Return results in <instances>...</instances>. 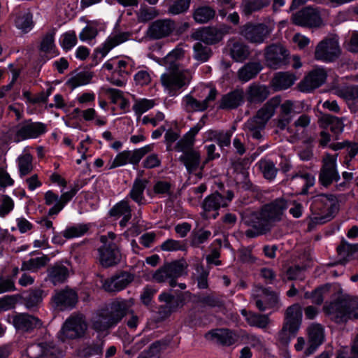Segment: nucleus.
Listing matches in <instances>:
<instances>
[{"mask_svg": "<svg viewBox=\"0 0 358 358\" xmlns=\"http://www.w3.org/2000/svg\"><path fill=\"white\" fill-rule=\"evenodd\" d=\"M288 207L287 199L279 197L263 205L259 210L243 215V222L250 227L245 232L246 237L254 238L270 232Z\"/></svg>", "mask_w": 358, "mask_h": 358, "instance_id": "obj_1", "label": "nucleus"}, {"mask_svg": "<svg viewBox=\"0 0 358 358\" xmlns=\"http://www.w3.org/2000/svg\"><path fill=\"white\" fill-rule=\"evenodd\" d=\"M129 306L124 299H116L110 303L109 308L99 313V318L94 322L97 331H106L115 328L129 313Z\"/></svg>", "mask_w": 358, "mask_h": 358, "instance_id": "obj_2", "label": "nucleus"}, {"mask_svg": "<svg viewBox=\"0 0 358 358\" xmlns=\"http://www.w3.org/2000/svg\"><path fill=\"white\" fill-rule=\"evenodd\" d=\"M281 102V98L275 96L267 101L263 106L258 110L256 115L248 120L245 128L252 134H259L267 122L273 116L276 108Z\"/></svg>", "mask_w": 358, "mask_h": 358, "instance_id": "obj_3", "label": "nucleus"}, {"mask_svg": "<svg viewBox=\"0 0 358 358\" xmlns=\"http://www.w3.org/2000/svg\"><path fill=\"white\" fill-rule=\"evenodd\" d=\"M158 301L164 303L159 306L158 313L162 320H166L185 306V293L178 289H169L161 292Z\"/></svg>", "mask_w": 358, "mask_h": 358, "instance_id": "obj_4", "label": "nucleus"}, {"mask_svg": "<svg viewBox=\"0 0 358 358\" xmlns=\"http://www.w3.org/2000/svg\"><path fill=\"white\" fill-rule=\"evenodd\" d=\"M302 317V308L297 303L289 306L286 309L282 327L279 333L282 342L288 343L289 336H296L301 325Z\"/></svg>", "mask_w": 358, "mask_h": 358, "instance_id": "obj_5", "label": "nucleus"}, {"mask_svg": "<svg viewBox=\"0 0 358 358\" xmlns=\"http://www.w3.org/2000/svg\"><path fill=\"white\" fill-rule=\"evenodd\" d=\"M168 72L161 76V82L169 94L173 96L187 85L192 78L191 73L181 68L167 69Z\"/></svg>", "mask_w": 358, "mask_h": 358, "instance_id": "obj_6", "label": "nucleus"}, {"mask_svg": "<svg viewBox=\"0 0 358 358\" xmlns=\"http://www.w3.org/2000/svg\"><path fill=\"white\" fill-rule=\"evenodd\" d=\"M271 28L265 23L247 22L240 27L239 34L251 43L261 44L268 38Z\"/></svg>", "mask_w": 358, "mask_h": 358, "instance_id": "obj_7", "label": "nucleus"}, {"mask_svg": "<svg viewBox=\"0 0 358 358\" xmlns=\"http://www.w3.org/2000/svg\"><path fill=\"white\" fill-rule=\"evenodd\" d=\"M153 144L146 145L134 150H124L119 152L113 160L109 169L131 164L134 166L138 165L141 160L153 150Z\"/></svg>", "mask_w": 358, "mask_h": 358, "instance_id": "obj_8", "label": "nucleus"}, {"mask_svg": "<svg viewBox=\"0 0 358 358\" xmlns=\"http://www.w3.org/2000/svg\"><path fill=\"white\" fill-rule=\"evenodd\" d=\"M231 27L227 24H221L217 27H206L198 29L192 37L199 40L206 45H214L221 41L224 35L231 32Z\"/></svg>", "mask_w": 358, "mask_h": 358, "instance_id": "obj_9", "label": "nucleus"}, {"mask_svg": "<svg viewBox=\"0 0 358 358\" xmlns=\"http://www.w3.org/2000/svg\"><path fill=\"white\" fill-rule=\"evenodd\" d=\"M341 52L338 38L336 37L327 38L316 46L315 57L317 60L331 62L339 57Z\"/></svg>", "mask_w": 358, "mask_h": 358, "instance_id": "obj_10", "label": "nucleus"}, {"mask_svg": "<svg viewBox=\"0 0 358 358\" xmlns=\"http://www.w3.org/2000/svg\"><path fill=\"white\" fill-rule=\"evenodd\" d=\"M289 53L280 44L273 43L264 49V58L268 67L277 69L287 63Z\"/></svg>", "mask_w": 358, "mask_h": 358, "instance_id": "obj_11", "label": "nucleus"}, {"mask_svg": "<svg viewBox=\"0 0 358 358\" xmlns=\"http://www.w3.org/2000/svg\"><path fill=\"white\" fill-rule=\"evenodd\" d=\"M293 24L306 27H319L322 24L320 13L317 8L306 7L292 15Z\"/></svg>", "mask_w": 358, "mask_h": 358, "instance_id": "obj_12", "label": "nucleus"}, {"mask_svg": "<svg viewBox=\"0 0 358 358\" xmlns=\"http://www.w3.org/2000/svg\"><path fill=\"white\" fill-rule=\"evenodd\" d=\"M65 264L71 266V262L67 259L55 262L53 264L49 265L46 271L47 276L45 280L50 282L54 286L65 283L68 280L70 273L69 268Z\"/></svg>", "mask_w": 358, "mask_h": 358, "instance_id": "obj_13", "label": "nucleus"}, {"mask_svg": "<svg viewBox=\"0 0 358 358\" xmlns=\"http://www.w3.org/2000/svg\"><path fill=\"white\" fill-rule=\"evenodd\" d=\"M341 179L337 169L336 159L329 155L323 160L322 166L319 173L320 184L325 187H329L334 182H338Z\"/></svg>", "mask_w": 358, "mask_h": 358, "instance_id": "obj_14", "label": "nucleus"}, {"mask_svg": "<svg viewBox=\"0 0 358 358\" xmlns=\"http://www.w3.org/2000/svg\"><path fill=\"white\" fill-rule=\"evenodd\" d=\"M99 262L103 268L118 264L122 259L120 248L113 242L105 243L98 249Z\"/></svg>", "mask_w": 358, "mask_h": 358, "instance_id": "obj_15", "label": "nucleus"}, {"mask_svg": "<svg viewBox=\"0 0 358 358\" xmlns=\"http://www.w3.org/2000/svg\"><path fill=\"white\" fill-rule=\"evenodd\" d=\"M52 302L59 310H70L73 309L78 301V296L76 291L69 287L55 292L52 296Z\"/></svg>", "mask_w": 358, "mask_h": 358, "instance_id": "obj_16", "label": "nucleus"}, {"mask_svg": "<svg viewBox=\"0 0 358 358\" xmlns=\"http://www.w3.org/2000/svg\"><path fill=\"white\" fill-rule=\"evenodd\" d=\"M187 265L182 260L166 263L153 274V279L157 282H164L168 278H178L181 276Z\"/></svg>", "mask_w": 358, "mask_h": 358, "instance_id": "obj_17", "label": "nucleus"}, {"mask_svg": "<svg viewBox=\"0 0 358 358\" xmlns=\"http://www.w3.org/2000/svg\"><path fill=\"white\" fill-rule=\"evenodd\" d=\"M327 77V73L324 69H314L299 83L298 88L302 92H310L322 85Z\"/></svg>", "mask_w": 358, "mask_h": 358, "instance_id": "obj_18", "label": "nucleus"}, {"mask_svg": "<svg viewBox=\"0 0 358 358\" xmlns=\"http://www.w3.org/2000/svg\"><path fill=\"white\" fill-rule=\"evenodd\" d=\"M175 28L176 24L173 20H157L150 24L146 35L150 39L158 40L170 36Z\"/></svg>", "mask_w": 358, "mask_h": 358, "instance_id": "obj_19", "label": "nucleus"}, {"mask_svg": "<svg viewBox=\"0 0 358 358\" xmlns=\"http://www.w3.org/2000/svg\"><path fill=\"white\" fill-rule=\"evenodd\" d=\"M196 136H164L168 151L175 150L178 152H188L194 150Z\"/></svg>", "mask_w": 358, "mask_h": 358, "instance_id": "obj_20", "label": "nucleus"}, {"mask_svg": "<svg viewBox=\"0 0 358 358\" xmlns=\"http://www.w3.org/2000/svg\"><path fill=\"white\" fill-rule=\"evenodd\" d=\"M133 280L131 273L122 271L106 278L103 283V288L107 292H118L127 288Z\"/></svg>", "mask_w": 358, "mask_h": 358, "instance_id": "obj_21", "label": "nucleus"}, {"mask_svg": "<svg viewBox=\"0 0 358 358\" xmlns=\"http://www.w3.org/2000/svg\"><path fill=\"white\" fill-rule=\"evenodd\" d=\"M217 92L215 89H210L208 96L203 100L199 101L192 96L187 95L184 99L186 110L189 112L204 111L210 107L215 101Z\"/></svg>", "mask_w": 358, "mask_h": 358, "instance_id": "obj_22", "label": "nucleus"}, {"mask_svg": "<svg viewBox=\"0 0 358 358\" xmlns=\"http://www.w3.org/2000/svg\"><path fill=\"white\" fill-rule=\"evenodd\" d=\"M42 321L29 313H20L13 317V325L17 330L31 333L35 329L41 327Z\"/></svg>", "mask_w": 358, "mask_h": 358, "instance_id": "obj_23", "label": "nucleus"}, {"mask_svg": "<svg viewBox=\"0 0 358 358\" xmlns=\"http://www.w3.org/2000/svg\"><path fill=\"white\" fill-rule=\"evenodd\" d=\"M245 99L250 105L263 103L270 95L268 87L257 83L250 84L245 91Z\"/></svg>", "mask_w": 358, "mask_h": 358, "instance_id": "obj_24", "label": "nucleus"}, {"mask_svg": "<svg viewBox=\"0 0 358 358\" xmlns=\"http://www.w3.org/2000/svg\"><path fill=\"white\" fill-rule=\"evenodd\" d=\"M244 95L243 89H235L222 96L219 108L225 110L237 108L243 103Z\"/></svg>", "mask_w": 358, "mask_h": 358, "instance_id": "obj_25", "label": "nucleus"}, {"mask_svg": "<svg viewBox=\"0 0 358 358\" xmlns=\"http://www.w3.org/2000/svg\"><path fill=\"white\" fill-rule=\"evenodd\" d=\"M205 337L207 339L215 340L222 346H231L236 341L232 331L227 328L211 329L206 334Z\"/></svg>", "mask_w": 358, "mask_h": 358, "instance_id": "obj_26", "label": "nucleus"}, {"mask_svg": "<svg viewBox=\"0 0 358 358\" xmlns=\"http://www.w3.org/2000/svg\"><path fill=\"white\" fill-rule=\"evenodd\" d=\"M279 297L276 292L271 287H265L262 289V296L255 301L256 307L259 310L263 312L267 309L278 307Z\"/></svg>", "mask_w": 358, "mask_h": 358, "instance_id": "obj_27", "label": "nucleus"}, {"mask_svg": "<svg viewBox=\"0 0 358 358\" xmlns=\"http://www.w3.org/2000/svg\"><path fill=\"white\" fill-rule=\"evenodd\" d=\"M130 36L131 34L129 32L111 34L103 44L102 47L99 48L96 51L100 52L102 57H103L110 50L127 41Z\"/></svg>", "mask_w": 358, "mask_h": 358, "instance_id": "obj_28", "label": "nucleus"}, {"mask_svg": "<svg viewBox=\"0 0 358 358\" xmlns=\"http://www.w3.org/2000/svg\"><path fill=\"white\" fill-rule=\"evenodd\" d=\"M262 69L263 66L259 62H248L238 71V78L243 83L248 82L255 78Z\"/></svg>", "mask_w": 358, "mask_h": 358, "instance_id": "obj_29", "label": "nucleus"}, {"mask_svg": "<svg viewBox=\"0 0 358 358\" xmlns=\"http://www.w3.org/2000/svg\"><path fill=\"white\" fill-rule=\"evenodd\" d=\"M230 55L236 62H241L250 55V47L242 41L231 40L229 41Z\"/></svg>", "mask_w": 358, "mask_h": 358, "instance_id": "obj_30", "label": "nucleus"}, {"mask_svg": "<svg viewBox=\"0 0 358 358\" xmlns=\"http://www.w3.org/2000/svg\"><path fill=\"white\" fill-rule=\"evenodd\" d=\"M215 10L209 6H199L192 10V16L197 24H206L215 17Z\"/></svg>", "mask_w": 358, "mask_h": 358, "instance_id": "obj_31", "label": "nucleus"}, {"mask_svg": "<svg viewBox=\"0 0 358 358\" xmlns=\"http://www.w3.org/2000/svg\"><path fill=\"white\" fill-rule=\"evenodd\" d=\"M179 161L185 166L188 173H194L198 170L201 163V155L199 151L193 150L182 154L179 157Z\"/></svg>", "mask_w": 358, "mask_h": 358, "instance_id": "obj_32", "label": "nucleus"}, {"mask_svg": "<svg viewBox=\"0 0 358 358\" xmlns=\"http://www.w3.org/2000/svg\"><path fill=\"white\" fill-rule=\"evenodd\" d=\"M270 3L271 0H241L240 8L243 15L249 17L268 7Z\"/></svg>", "mask_w": 358, "mask_h": 358, "instance_id": "obj_33", "label": "nucleus"}, {"mask_svg": "<svg viewBox=\"0 0 358 358\" xmlns=\"http://www.w3.org/2000/svg\"><path fill=\"white\" fill-rule=\"evenodd\" d=\"M350 303L345 300H338L334 303L333 311L330 312L332 315L331 320L336 324H345L347 322L348 315H349V308Z\"/></svg>", "mask_w": 358, "mask_h": 358, "instance_id": "obj_34", "label": "nucleus"}, {"mask_svg": "<svg viewBox=\"0 0 358 358\" xmlns=\"http://www.w3.org/2000/svg\"><path fill=\"white\" fill-rule=\"evenodd\" d=\"M322 126L327 130L322 131L320 134H328L329 131L338 134L343 131L344 127L341 119L331 115H324L321 118Z\"/></svg>", "mask_w": 358, "mask_h": 358, "instance_id": "obj_35", "label": "nucleus"}, {"mask_svg": "<svg viewBox=\"0 0 358 358\" xmlns=\"http://www.w3.org/2000/svg\"><path fill=\"white\" fill-rule=\"evenodd\" d=\"M227 206V203H223V194L217 191L207 196L202 203V208L206 213L219 210L221 207Z\"/></svg>", "mask_w": 358, "mask_h": 358, "instance_id": "obj_36", "label": "nucleus"}, {"mask_svg": "<svg viewBox=\"0 0 358 358\" xmlns=\"http://www.w3.org/2000/svg\"><path fill=\"white\" fill-rule=\"evenodd\" d=\"M43 291L38 288L31 289L29 292L20 294L19 299H21L25 307L29 309L36 308L43 300Z\"/></svg>", "mask_w": 358, "mask_h": 358, "instance_id": "obj_37", "label": "nucleus"}, {"mask_svg": "<svg viewBox=\"0 0 358 358\" xmlns=\"http://www.w3.org/2000/svg\"><path fill=\"white\" fill-rule=\"evenodd\" d=\"M296 80L294 74L288 72L277 73L272 79V86L275 90H285L291 87Z\"/></svg>", "mask_w": 358, "mask_h": 358, "instance_id": "obj_38", "label": "nucleus"}, {"mask_svg": "<svg viewBox=\"0 0 358 358\" xmlns=\"http://www.w3.org/2000/svg\"><path fill=\"white\" fill-rule=\"evenodd\" d=\"M338 199L333 194H320L317 195L312 203V206L322 210L326 208H333L336 206Z\"/></svg>", "mask_w": 358, "mask_h": 358, "instance_id": "obj_39", "label": "nucleus"}, {"mask_svg": "<svg viewBox=\"0 0 358 358\" xmlns=\"http://www.w3.org/2000/svg\"><path fill=\"white\" fill-rule=\"evenodd\" d=\"M241 313L243 316L246 317L248 323L252 327L258 328H266L270 322V319L268 315L259 314L246 310H243Z\"/></svg>", "mask_w": 358, "mask_h": 358, "instance_id": "obj_40", "label": "nucleus"}, {"mask_svg": "<svg viewBox=\"0 0 358 358\" xmlns=\"http://www.w3.org/2000/svg\"><path fill=\"white\" fill-rule=\"evenodd\" d=\"M79 324L76 320H66L62 325L60 332L64 338H80L83 333L79 331Z\"/></svg>", "mask_w": 358, "mask_h": 358, "instance_id": "obj_41", "label": "nucleus"}, {"mask_svg": "<svg viewBox=\"0 0 358 358\" xmlns=\"http://www.w3.org/2000/svg\"><path fill=\"white\" fill-rule=\"evenodd\" d=\"M147 182L146 180L136 178L129 192L131 199L139 206L143 204V200H145L143 193L146 188Z\"/></svg>", "mask_w": 358, "mask_h": 358, "instance_id": "obj_42", "label": "nucleus"}, {"mask_svg": "<svg viewBox=\"0 0 358 358\" xmlns=\"http://www.w3.org/2000/svg\"><path fill=\"white\" fill-rule=\"evenodd\" d=\"M45 132L46 125L45 124L29 120L22 124L17 134H42Z\"/></svg>", "mask_w": 358, "mask_h": 358, "instance_id": "obj_43", "label": "nucleus"}, {"mask_svg": "<svg viewBox=\"0 0 358 358\" xmlns=\"http://www.w3.org/2000/svg\"><path fill=\"white\" fill-rule=\"evenodd\" d=\"M89 229L90 226L87 224H77L67 226L61 234L66 239H71L84 236Z\"/></svg>", "mask_w": 358, "mask_h": 358, "instance_id": "obj_44", "label": "nucleus"}, {"mask_svg": "<svg viewBox=\"0 0 358 358\" xmlns=\"http://www.w3.org/2000/svg\"><path fill=\"white\" fill-rule=\"evenodd\" d=\"M50 262V258L46 255H42L41 257L31 258L28 261H24L22 264V271H37L47 265Z\"/></svg>", "mask_w": 358, "mask_h": 358, "instance_id": "obj_45", "label": "nucleus"}, {"mask_svg": "<svg viewBox=\"0 0 358 358\" xmlns=\"http://www.w3.org/2000/svg\"><path fill=\"white\" fill-rule=\"evenodd\" d=\"M257 165H258L259 169L262 173L264 178L271 180L275 178L278 169L273 161L261 159Z\"/></svg>", "mask_w": 358, "mask_h": 358, "instance_id": "obj_46", "label": "nucleus"}, {"mask_svg": "<svg viewBox=\"0 0 358 358\" xmlns=\"http://www.w3.org/2000/svg\"><path fill=\"white\" fill-rule=\"evenodd\" d=\"M55 30L53 29L43 36L39 45V50L41 52L44 54L55 53Z\"/></svg>", "mask_w": 358, "mask_h": 358, "instance_id": "obj_47", "label": "nucleus"}, {"mask_svg": "<svg viewBox=\"0 0 358 358\" xmlns=\"http://www.w3.org/2000/svg\"><path fill=\"white\" fill-rule=\"evenodd\" d=\"M211 236V231L203 228L197 231H192L190 236V245L194 248H199L200 245L206 243Z\"/></svg>", "mask_w": 358, "mask_h": 358, "instance_id": "obj_48", "label": "nucleus"}, {"mask_svg": "<svg viewBox=\"0 0 358 358\" xmlns=\"http://www.w3.org/2000/svg\"><path fill=\"white\" fill-rule=\"evenodd\" d=\"M167 346V343L163 340L152 343L149 349L143 352L138 358H159V353Z\"/></svg>", "mask_w": 358, "mask_h": 358, "instance_id": "obj_49", "label": "nucleus"}, {"mask_svg": "<svg viewBox=\"0 0 358 358\" xmlns=\"http://www.w3.org/2000/svg\"><path fill=\"white\" fill-rule=\"evenodd\" d=\"M194 58L200 62H206L212 56V50L207 45H203L200 42H197L194 45Z\"/></svg>", "mask_w": 358, "mask_h": 358, "instance_id": "obj_50", "label": "nucleus"}, {"mask_svg": "<svg viewBox=\"0 0 358 358\" xmlns=\"http://www.w3.org/2000/svg\"><path fill=\"white\" fill-rule=\"evenodd\" d=\"M336 250L339 255L349 259L352 258L355 254L358 253V243H350L343 238Z\"/></svg>", "mask_w": 358, "mask_h": 358, "instance_id": "obj_51", "label": "nucleus"}, {"mask_svg": "<svg viewBox=\"0 0 358 358\" xmlns=\"http://www.w3.org/2000/svg\"><path fill=\"white\" fill-rule=\"evenodd\" d=\"M192 0H175L169 4L167 13L171 15L184 14L189 10Z\"/></svg>", "mask_w": 358, "mask_h": 358, "instance_id": "obj_52", "label": "nucleus"}, {"mask_svg": "<svg viewBox=\"0 0 358 358\" xmlns=\"http://www.w3.org/2000/svg\"><path fill=\"white\" fill-rule=\"evenodd\" d=\"M308 335L309 342L322 345L324 338V328L320 324H313L308 327Z\"/></svg>", "mask_w": 358, "mask_h": 358, "instance_id": "obj_53", "label": "nucleus"}, {"mask_svg": "<svg viewBox=\"0 0 358 358\" xmlns=\"http://www.w3.org/2000/svg\"><path fill=\"white\" fill-rule=\"evenodd\" d=\"M18 169L21 178L28 175L32 171V157L29 154H25L18 157Z\"/></svg>", "mask_w": 358, "mask_h": 358, "instance_id": "obj_54", "label": "nucleus"}, {"mask_svg": "<svg viewBox=\"0 0 358 358\" xmlns=\"http://www.w3.org/2000/svg\"><path fill=\"white\" fill-rule=\"evenodd\" d=\"M183 56L184 50L182 48L174 49L164 58V64L167 69L180 68L177 61Z\"/></svg>", "mask_w": 358, "mask_h": 358, "instance_id": "obj_55", "label": "nucleus"}, {"mask_svg": "<svg viewBox=\"0 0 358 358\" xmlns=\"http://www.w3.org/2000/svg\"><path fill=\"white\" fill-rule=\"evenodd\" d=\"M131 212V208L127 201L122 200L115 204L109 210L108 215L117 219L122 215Z\"/></svg>", "mask_w": 358, "mask_h": 358, "instance_id": "obj_56", "label": "nucleus"}, {"mask_svg": "<svg viewBox=\"0 0 358 358\" xmlns=\"http://www.w3.org/2000/svg\"><path fill=\"white\" fill-rule=\"evenodd\" d=\"M136 15L139 22H147L157 17L158 13L155 8L144 6L141 7Z\"/></svg>", "mask_w": 358, "mask_h": 358, "instance_id": "obj_57", "label": "nucleus"}, {"mask_svg": "<svg viewBox=\"0 0 358 358\" xmlns=\"http://www.w3.org/2000/svg\"><path fill=\"white\" fill-rule=\"evenodd\" d=\"M161 249L164 251H186L187 249V244L172 238L166 240L161 245Z\"/></svg>", "mask_w": 358, "mask_h": 358, "instance_id": "obj_58", "label": "nucleus"}, {"mask_svg": "<svg viewBox=\"0 0 358 358\" xmlns=\"http://www.w3.org/2000/svg\"><path fill=\"white\" fill-rule=\"evenodd\" d=\"M103 341H101L100 343L93 342L83 349L82 353L83 357L89 358L94 355H101L103 354Z\"/></svg>", "mask_w": 358, "mask_h": 358, "instance_id": "obj_59", "label": "nucleus"}, {"mask_svg": "<svg viewBox=\"0 0 358 358\" xmlns=\"http://www.w3.org/2000/svg\"><path fill=\"white\" fill-rule=\"evenodd\" d=\"M292 120V117H281L279 116L278 118L272 121L273 127L275 128V133L286 131L288 133H291L289 124Z\"/></svg>", "mask_w": 358, "mask_h": 358, "instance_id": "obj_60", "label": "nucleus"}, {"mask_svg": "<svg viewBox=\"0 0 358 358\" xmlns=\"http://www.w3.org/2000/svg\"><path fill=\"white\" fill-rule=\"evenodd\" d=\"M92 75L88 72H80L71 78L68 83L72 88H76L80 85H84L90 83Z\"/></svg>", "mask_w": 358, "mask_h": 358, "instance_id": "obj_61", "label": "nucleus"}, {"mask_svg": "<svg viewBox=\"0 0 358 358\" xmlns=\"http://www.w3.org/2000/svg\"><path fill=\"white\" fill-rule=\"evenodd\" d=\"M15 25L24 32L29 31L33 25L32 16L29 13L18 16L15 20Z\"/></svg>", "mask_w": 358, "mask_h": 358, "instance_id": "obj_62", "label": "nucleus"}, {"mask_svg": "<svg viewBox=\"0 0 358 358\" xmlns=\"http://www.w3.org/2000/svg\"><path fill=\"white\" fill-rule=\"evenodd\" d=\"M155 105L152 100L141 99L136 101L133 106V110L136 115L140 117L143 113L152 108Z\"/></svg>", "mask_w": 358, "mask_h": 358, "instance_id": "obj_63", "label": "nucleus"}, {"mask_svg": "<svg viewBox=\"0 0 358 358\" xmlns=\"http://www.w3.org/2000/svg\"><path fill=\"white\" fill-rule=\"evenodd\" d=\"M20 294L6 295L0 298V309L2 311L8 310L15 308L19 301Z\"/></svg>", "mask_w": 358, "mask_h": 358, "instance_id": "obj_64", "label": "nucleus"}]
</instances>
